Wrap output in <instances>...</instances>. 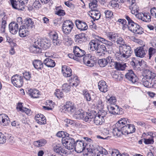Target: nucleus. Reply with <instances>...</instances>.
<instances>
[{"label":"nucleus","instance_id":"nucleus-14","mask_svg":"<svg viewBox=\"0 0 156 156\" xmlns=\"http://www.w3.org/2000/svg\"><path fill=\"white\" fill-rule=\"evenodd\" d=\"M114 62V59L111 56H108L106 58L100 59L98 61V63L101 67L105 66L108 63H112Z\"/></svg>","mask_w":156,"mask_h":156},{"label":"nucleus","instance_id":"nucleus-20","mask_svg":"<svg viewBox=\"0 0 156 156\" xmlns=\"http://www.w3.org/2000/svg\"><path fill=\"white\" fill-rule=\"evenodd\" d=\"M18 23L13 22H11L9 25V30L10 32L12 34H15L17 33L18 30Z\"/></svg>","mask_w":156,"mask_h":156},{"label":"nucleus","instance_id":"nucleus-44","mask_svg":"<svg viewBox=\"0 0 156 156\" xmlns=\"http://www.w3.org/2000/svg\"><path fill=\"white\" fill-rule=\"evenodd\" d=\"M46 143V141L45 140H41L36 141L34 142V145L37 147L43 146Z\"/></svg>","mask_w":156,"mask_h":156},{"label":"nucleus","instance_id":"nucleus-30","mask_svg":"<svg viewBox=\"0 0 156 156\" xmlns=\"http://www.w3.org/2000/svg\"><path fill=\"white\" fill-rule=\"evenodd\" d=\"M39 45L41 50L42 49L46 50L50 47L51 44L50 42L47 40L39 41Z\"/></svg>","mask_w":156,"mask_h":156},{"label":"nucleus","instance_id":"nucleus-33","mask_svg":"<svg viewBox=\"0 0 156 156\" xmlns=\"http://www.w3.org/2000/svg\"><path fill=\"white\" fill-rule=\"evenodd\" d=\"M23 26L27 28L28 30H31L34 27V22L30 18H27L26 20L25 25Z\"/></svg>","mask_w":156,"mask_h":156},{"label":"nucleus","instance_id":"nucleus-35","mask_svg":"<svg viewBox=\"0 0 156 156\" xmlns=\"http://www.w3.org/2000/svg\"><path fill=\"white\" fill-rule=\"evenodd\" d=\"M27 93L30 96L34 98L39 97V92L37 90L31 89L28 90Z\"/></svg>","mask_w":156,"mask_h":156},{"label":"nucleus","instance_id":"nucleus-36","mask_svg":"<svg viewBox=\"0 0 156 156\" xmlns=\"http://www.w3.org/2000/svg\"><path fill=\"white\" fill-rule=\"evenodd\" d=\"M44 63L48 67H53L55 66V64L54 60L49 58L45 59L44 61Z\"/></svg>","mask_w":156,"mask_h":156},{"label":"nucleus","instance_id":"nucleus-63","mask_svg":"<svg viewBox=\"0 0 156 156\" xmlns=\"http://www.w3.org/2000/svg\"><path fill=\"white\" fill-rule=\"evenodd\" d=\"M97 4H93L92 3L89 4V8L91 9V11H94L98 10L97 8Z\"/></svg>","mask_w":156,"mask_h":156},{"label":"nucleus","instance_id":"nucleus-52","mask_svg":"<svg viewBox=\"0 0 156 156\" xmlns=\"http://www.w3.org/2000/svg\"><path fill=\"white\" fill-rule=\"evenodd\" d=\"M71 86L67 83L63 84L62 87V90L63 91L68 92L70 90Z\"/></svg>","mask_w":156,"mask_h":156},{"label":"nucleus","instance_id":"nucleus-18","mask_svg":"<svg viewBox=\"0 0 156 156\" xmlns=\"http://www.w3.org/2000/svg\"><path fill=\"white\" fill-rule=\"evenodd\" d=\"M62 72L63 76L65 77H69L72 75V70L69 67L66 65L62 66Z\"/></svg>","mask_w":156,"mask_h":156},{"label":"nucleus","instance_id":"nucleus-40","mask_svg":"<svg viewBox=\"0 0 156 156\" xmlns=\"http://www.w3.org/2000/svg\"><path fill=\"white\" fill-rule=\"evenodd\" d=\"M95 38L97 40L107 45L112 46L113 44L112 41H108L98 36H96Z\"/></svg>","mask_w":156,"mask_h":156},{"label":"nucleus","instance_id":"nucleus-53","mask_svg":"<svg viewBox=\"0 0 156 156\" xmlns=\"http://www.w3.org/2000/svg\"><path fill=\"white\" fill-rule=\"evenodd\" d=\"M143 32V28L139 25L138 27H136L133 33L136 34H142Z\"/></svg>","mask_w":156,"mask_h":156},{"label":"nucleus","instance_id":"nucleus-45","mask_svg":"<svg viewBox=\"0 0 156 156\" xmlns=\"http://www.w3.org/2000/svg\"><path fill=\"white\" fill-rule=\"evenodd\" d=\"M145 73L146 74L144 77L152 79L154 78L155 76V74L149 70H146L145 71Z\"/></svg>","mask_w":156,"mask_h":156},{"label":"nucleus","instance_id":"nucleus-22","mask_svg":"<svg viewBox=\"0 0 156 156\" xmlns=\"http://www.w3.org/2000/svg\"><path fill=\"white\" fill-rule=\"evenodd\" d=\"M36 122L40 125L45 124L46 123V119L44 115L42 114H37L35 117Z\"/></svg>","mask_w":156,"mask_h":156},{"label":"nucleus","instance_id":"nucleus-19","mask_svg":"<svg viewBox=\"0 0 156 156\" xmlns=\"http://www.w3.org/2000/svg\"><path fill=\"white\" fill-rule=\"evenodd\" d=\"M106 51V49L104 45H100L95 51V53L97 56L100 57L104 56Z\"/></svg>","mask_w":156,"mask_h":156},{"label":"nucleus","instance_id":"nucleus-49","mask_svg":"<svg viewBox=\"0 0 156 156\" xmlns=\"http://www.w3.org/2000/svg\"><path fill=\"white\" fill-rule=\"evenodd\" d=\"M156 52V49L150 47L148 49V55L149 59L153 56Z\"/></svg>","mask_w":156,"mask_h":156},{"label":"nucleus","instance_id":"nucleus-29","mask_svg":"<svg viewBox=\"0 0 156 156\" xmlns=\"http://www.w3.org/2000/svg\"><path fill=\"white\" fill-rule=\"evenodd\" d=\"M85 34L81 33L75 36V41L76 43H82L85 40Z\"/></svg>","mask_w":156,"mask_h":156},{"label":"nucleus","instance_id":"nucleus-59","mask_svg":"<svg viewBox=\"0 0 156 156\" xmlns=\"http://www.w3.org/2000/svg\"><path fill=\"white\" fill-rule=\"evenodd\" d=\"M55 94L58 98H62L63 96V93L60 91L58 89L56 90V92L55 93Z\"/></svg>","mask_w":156,"mask_h":156},{"label":"nucleus","instance_id":"nucleus-46","mask_svg":"<svg viewBox=\"0 0 156 156\" xmlns=\"http://www.w3.org/2000/svg\"><path fill=\"white\" fill-rule=\"evenodd\" d=\"M129 122V120L126 118H122L116 124H119V126H121L127 124V122Z\"/></svg>","mask_w":156,"mask_h":156},{"label":"nucleus","instance_id":"nucleus-10","mask_svg":"<svg viewBox=\"0 0 156 156\" xmlns=\"http://www.w3.org/2000/svg\"><path fill=\"white\" fill-rule=\"evenodd\" d=\"M145 45L137 47L134 50L135 55L137 57L143 58L144 57L147 52V50L144 48Z\"/></svg>","mask_w":156,"mask_h":156},{"label":"nucleus","instance_id":"nucleus-11","mask_svg":"<svg viewBox=\"0 0 156 156\" xmlns=\"http://www.w3.org/2000/svg\"><path fill=\"white\" fill-rule=\"evenodd\" d=\"M54 151L55 153L62 156H65L67 154V151L59 144L55 145L53 147Z\"/></svg>","mask_w":156,"mask_h":156},{"label":"nucleus","instance_id":"nucleus-6","mask_svg":"<svg viewBox=\"0 0 156 156\" xmlns=\"http://www.w3.org/2000/svg\"><path fill=\"white\" fill-rule=\"evenodd\" d=\"M23 78L18 75L13 76L11 78V82L13 85L17 87H21L23 83Z\"/></svg>","mask_w":156,"mask_h":156},{"label":"nucleus","instance_id":"nucleus-13","mask_svg":"<svg viewBox=\"0 0 156 156\" xmlns=\"http://www.w3.org/2000/svg\"><path fill=\"white\" fill-rule=\"evenodd\" d=\"M125 18L127 21L128 23V29L133 33L135 29L139 25L134 22L128 16H125Z\"/></svg>","mask_w":156,"mask_h":156},{"label":"nucleus","instance_id":"nucleus-16","mask_svg":"<svg viewBox=\"0 0 156 156\" xmlns=\"http://www.w3.org/2000/svg\"><path fill=\"white\" fill-rule=\"evenodd\" d=\"M50 38L52 40V42L55 46H59L61 43L60 41L58 39V34L55 31H52L49 34Z\"/></svg>","mask_w":156,"mask_h":156},{"label":"nucleus","instance_id":"nucleus-7","mask_svg":"<svg viewBox=\"0 0 156 156\" xmlns=\"http://www.w3.org/2000/svg\"><path fill=\"white\" fill-rule=\"evenodd\" d=\"M87 145V143L83 140H77L74 147L75 151L78 153H81L85 149Z\"/></svg>","mask_w":156,"mask_h":156},{"label":"nucleus","instance_id":"nucleus-23","mask_svg":"<svg viewBox=\"0 0 156 156\" xmlns=\"http://www.w3.org/2000/svg\"><path fill=\"white\" fill-rule=\"evenodd\" d=\"M119 125L118 124H115L113 126L112 133L114 136L118 137L120 136L122 134V131Z\"/></svg>","mask_w":156,"mask_h":156},{"label":"nucleus","instance_id":"nucleus-25","mask_svg":"<svg viewBox=\"0 0 156 156\" xmlns=\"http://www.w3.org/2000/svg\"><path fill=\"white\" fill-rule=\"evenodd\" d=\"M83 94L84 98L87 101H90L91 100H94L96 97L95 94H92L91 95L86 90H84L83 91Z\"/></svg>","mask_w":156,"mask_h":156},{"label":"nucleus","instance_id":"nucleus-24","mask_svg":"<svg viewBox=\"0 0 156 156\" xmlns=\"http://www.w3.org/2000/svg\"><path fill=\"white\" fill-rule=\"evenodd\" d=\"M10 121L8 116L5 114L0 115V123L4 126L8 125L10 123Z\"/></svg>","mask_w":156,"mask_h":156},{"label":"nucleus","instance_id":"nucleus-17","mask_svg":"<svg viewBox=\"0 0 156 156\" xmlns=\"http://www.w3.org/2000/svg\"><path fill=\"white\" fill-rule=\"evenodd\" d=\"M63 109L69 112L72 113L75 110L76 107L72 102L68 101L66 102V105L63 106Z\"/></svg>","mask_w":156,"mask_h":156},{"label":"nucleus","instance_id":"nucleus-15","mask_svg":"<svg viewBox=\"0 0 156 156\" xmlns=\"http://www.w3.org/2000/svg\"><path fill=\"white\" fill-rule=\"evenodd\" d=\"M30 50L31 52L34 53L41 52L42 51L39 45V40L34 42L33 45L30 47Z\"/></svg>","mask_w":156,"mask_h":156},{"label":"nucleus","instance_id":"nucleus-5","mask_svg":"<svg viewBox=\"0 0 156 156\" xmlns=\"http://www.w3.org/2000/svg\"><path fill=\"white\" fill-rule=\"evenodd\" d=\"M74 26L73 23L69 20H66L62 24V30L65 34H69Z\"/></svg>","mask_w":156,"mask_h":156},{"label":"nucleus","instance_id":"nucleus-8","mask_svg":"<svg viewBox=\"0 0 156 156\" xmlns=\"http://www.w3.org/2000/svg\"><path fill=\"white\" fill-rule=\"evenodd\" d=\"M95 57L90 54H87L83 58L84 63L90 67L94 66L95 63Z\"/></svg>","mask_w":156,"mask_h":156},{"label":"nucleus","instance_id":"nucleus-64","mask_svg":"<svg viewBox=\"0 0 156 156\" xmlns=\"http://www.w3.org/2000/svg\"><path fill=\"white\" fill-rule=\"evenodd\" d=\"M10 2L12 5L13 8L15 9H18V8L17 7V5L16 4V1L14 0H11Z\"/></svg>","mask_w":156,"mask_h":156},{"label":"nucleus","instance_id":"nucleus-47","mask_svg":"<svg viewBox=\"0 0 156 156\" xmlns=\"http://www.w3.org/2000/svg\"><path fill=\"white\" fill-rule=\"evenodd\" d=\"M118 2V0H112L110 2L108 5L115 9L119 8V5Z\"/></svg>","mask_w":156,"mask_h":156},{"label":"nucleus","instance_id":"nucleus-32","mask_svg":"<svg viewBox=\"0 0 156 156\" xmlns=\"http://www.w3.org/2000/svg\"><path fill=\"white\" fill-rule=\"evenodd\" d=\"M99 45L97 40H92L90 42L89 47H90V50L96 51Z\"/></svg>","mask_w":156,"mask_h":156},{"label":"nucleus","instance_id":"nucleus-41","mask_svg":"<svg viewBox=\"0 0 156 156\" xmlns=\"http://www.w3.org/2000/svg\"><path fill=\"white\" fill-rule=\"evenodd\" d=\"M129 9L132 14H135L136 16V14H138L139 9L136 3L130 5Z\"/></svg>","mask_w":156,"mask_h":156},{"label":"nucleus","instance_id":"nucleus-43","mask_svg":"<svg viewBox=\"0 0 156 156\" xmlns=\"http://www.w3.org/2000/svg\"><path fill=\"white\" fill-rule=\"evenodd\" d=\"M106 98L108 103L112 105H115L116 100L115 97L112 96H111L110 95H108L106 97Z\"/></svg>","mask_w":156,"mask_h":156},{"label":"nucleus","instance_id":"nucleus-27","mask_svg":"<svg viewBox=\"0 0 156 156\" xmlns=\"http://www.w3.org/2000/svg\"><path fill=\"white\" fill-rule=\"evenodd\" d=\"M98 88L101 91L104 93L107 92L108 90V87L103 80H101L98 83Z\"/></svg>","mask_w":156,"mask_h":156},{"label":"nucleus","instance_id":"nucleus-2","mask_svg":"<svg viewBox=\"0 0 156 156\" xmlns=\"http://www.w3.org/2000/svg\"><path fill=\"white\" fill-rule=\"evenodd\" d=\"M75 114L74 117L76 119L78 120L83 119L87 122H89L94 117V115L91 113L88 114L81 109L76 110Z\"/></svg>","mask_w":156,"mask_h":156},{"label":"nucleus","instance_id":"nucleus-58","mask_svg":"<svg viewBox=\"0 0 156 156\" xmlns=\"http://www.w3.org/2000/svg\"><path fill=\"white\" fill-rule=\"evenodd\" d=\"M112 156H120L121 154H119V151L116 149L113 150L110 153Z\"/></svg>","mask_w":156,"mask_h":156},{"label":"nucleus","instance_id":"nucleus-54","mask_svg":"<svg viewBox=\"0 0 156 156\" xmlns=\"http://www.w3.org/2000/svg\"><path fill=\"white\" fill-rule=\"evenodd\" d=\"M120 127L122 131V134L124 135H127V128H126L128 127V124L121 126Z\"/></svg>","mask_w":156,"mask_h":156},{"label":"nucleus","instance_id":"nucleus-57","mask_svg":"<svg viewBox=\"0 0 156 156\" xmlns=\"http://www.w3.org/2000/svg\"><path fill=\"white\" fill-rule=\"evenodd\" d=\"M23 74L24 77L27 80H29L31 77V74L29 72H25Z\"/></svg>","mask_w":156,"mask_h":156},{"label":"nucleus","instance_id":"nucleus-34","mask_svg":"<svg viewBox=\"0 0 156 156\" xmlns=\"http://www.w3.org/2000/svg\"><path fill=\"white\" fill-rule=\"evenodd\" d=\"M78 23H76L77 27L81 30H85L88 28V26L85 22L79 21Z\"/></svg>","mask_w":156,"mask_h":156},{"label":"nucleus","instance_id":"nucleus-21","mask_svg":"<svg viewBox=\"0 0 156 156\" xmlns=\"http://www.w3.org/2000/svg\"><path fill=\"white\" fill-rule=\"evenodd\" d=\"M108 109L109 112L111 114L114 115L122 114V113L120 112V109L117 105H111L108 107Z\"/></svg>","mask_w":156,"mask_h":156},{"label":"nucleus","instance_id":"nucleus-37","mask_svg":"<svg viewBox=\"0 0 156 156\" xmlns=\"http://www.w3.org/2000/svg\"><path fill=\"white\" fill-rule=\"evenodd\" d=\"M106 36L109 39L112 41H115L119 37L117 34L112 32L107 33Z\"/></svg>","mask_w":156,"mask_h":156},{"label":"nucleus","instance_id":"nucleus-56","mask_svg":"<svg viewBox=\"0 0 156 156\" xmlns=\"http://www.w3.org/2000/svg\"><path fill=\"white\" fill-rule=\"evenodd\" d=\"M97 114L100 117L104 118L107 115V112L104 110H101L98 112Z\"/></svg>","mask_w":156,"mask_h":156},{"label":"nucleus","instance_id":"nucleus-31","mask_svg":"<svg viewBox=\"0 0 156 156\" xmlns=\"http://www.w3.org/2000/svg\"><path fill=\"white\" fill-rule=\"evenodd\" d=\"M28 29L24 26L20 27L19 30V34L20 37H23L28 35L29 31Z\"/></svg>","mask_w":156,"mask_h":156},{"label":"nucleus","instance_id":"nucleus-26","mask_svg":"<svg viewBox=\"0 0 156 156\" xmlns=\"http://www.w3.org/2000/svg\"><path fill=\"white\" fill-rule=\"evenodd\" d=\"M112 65L114 66V67L118 70H123L126 67V63H120L115 61L112 63Z\"/></svg>","mask_w":156,"mask_h":156},{"label":"nucleus","instance_id":"nucleus-62","mask_svg":"<svg viewBox=\"0 0 156 156\" xmlns=\"http://www.w3.org/2000/svg\"><path fill=\"white\" fill-rule=\"evenodd\" d=\"M150 12L153 17L156 18V8L153 7L151 8L150 10Z\"/></svg>","mask_w":156,"mask_h":156},{"label":"nucleus","instance_id":"nucleus-55","mask_svg":"<svg viewBox=\"0 0 156 156\" xmlns=\"http://www.w3.org/2000/svg\"><path fill=\"white\" fill-rule=\"evenodd\" d=\"M105 16L106 18H111L112 17L113 15V12L109 10H106L105 11Z\"/></svg>","mask_w":156,"mask_h":156},{"label":"nucleus","instance_id":"nucleus-4","mask_svg":"<svg viewBox=\"0 0 156 156\" xmlns=\"http://www.w3.org/2000/svg\"><path fill=\"white\" fill-rule=\"evenodd\" d=\"M62 143L65 147L69 150L72 149L74 147L75 142L74 139L71 137L62 138Z\"/></svg>","mask_w":156,"mask_h":156},{"label":"nucleus","instance_id":"nucleus-28","mask_svg":"<svg viewBox=\"0 0 156 156\" xmlns=\"http://www.w3.org/2000/svg\"><path fill=\"white\" fill-rule=\"evenodd\" d=\"M89 15L93 19L94 21L98 20L101 16V13L98 10L91 11L90 12Z\"/></svg>","mask_w":156,"mask_h":156},{"label":"nucleus","instance_id":"nucleus-50","mask_svg":"<svg viewBox=\"0 0 156 156\" xmlns=\"http://www.w3.org/2000/svg\"><path fill=\"white\" fill-rule=\"evenodd\" d=\"M71 81L72 82L74 81V82L72 83V86L76 87L79 83V80L78 79L77 77L75 76L72 77L71 78Z\"/></svg>","mask_w":156,"mask_h":156},{"label":"nucleus","instance_id":"nucleus-9","mask_svg":"<svg viewBox=\"0 0 156 156\" xmlns=\"http://www.w3.org/2000/svg\"><path fill=\"white\" fill-rule=\"evenodd\" d=\"M136 17L148 23L151 21V17L149 13H138L136 14Z\"/></svg>","mask_w":156,"mask_h":156},{"label":"nucleus","instance_id":"nucleus-12","mask_svg":"<svg viewBox=\"0 0 156 156\" xmlns=\"http://www.w3.org/2000/svg\"><path fill=\"white\" fill-rule=\"evenodd\" d=\"M126 78L132 83L137 81L138 78L132 70H129L125 75Z\"/></svg>","mask_w":156,"mask_h":156},{"label":"nucleus","instance_id":"nucleus-60","mask_svg":"<svg viewBox=\"0 0 156 156\" xmlns=\"http://www.w3.org/2000/svg\"><path fill=\"white\" fill-rule=\"evenodd\" d=\"M33 5L35 8L38 9L41 7V4L38 1L35 0L34 2Z\"/></svg>","mask_w":156,"mask_h":156},{"label":"nucleus","instance_id":"nucleus-61","mask_svg":"<svg viewBox=\"0 0 156 156\" xmlns=\"http://www.w3.org/2000/svg\"><path fill=\"white\" fill-rule=\"evenodd\" d=\"M116 42L117 44L121 45V46H123V45H126L124 44V40L122 37H120L116 41Z\"/></svg>","mask_w":156,"mask_h":156},{"label":"nucleus","instance_id":"nucleus-48","mask_svg":"<svg viewBox=\"0 0 156 156\" xmlns=\"http://www.w3.org/2000/svg\"><path fill=\"white\" fill-rule=\"evenodd\" d=\"M126 128H127V135L134 132L135 131V126L132 124H128V127Z\"/></svg>","mask_w":156,"mask_h":156},{"label":"nucleus","instance_id":"nucleus-1","mask_svg":"<svg viewBox=\"0 0 156 156\" xmlns=\"http://www.w3.org/2000/svg\"><path fill=\"white\" fill-rule=\"evenodd\" d=\"M133 51L131 47L128 45H124L119 47V50L115 54L117 60L124 61L130 57Z\"/></svg>","mask_w":156,"mask_h":156},{"label":"nucleus","instance_id":"nucleus-3","mask_svg":"<svg viewBox=\"0 0 156 156\" xmlns=\"http://www.w3.org/2000/svg\"><path fill=\"white\" fill-rule=\"evenodd\" d=\"M73 53L74 54H69V57L70 58L78 61H80V58L86 54L85 51L80 49L77 46H75L74 48Z\"/></svg>","mask_w":156,"mask_h":156},{"label":"nucleus","instance_id":"nucleus-38","mask_svg":"<svg viewBox=\"0 0 156 156\" xmlns=\"http://www.w3.org/2000/svg\"><path fill=\"white\" fill-rule=\"evenodd\" d=\"M94 121L96 125H99L102 124L104 122L105 119L104 118L100 117L96 114L94 116Z\"/></svg>","mask_w":156,"mask_h":156},{"label":"nucleus","instance_id":"nucleus-39","mask_svg":"<svg viewBox=\"0 0 156 156\" xmlns=\"http://www.w3.org/2000/svg\"><path fill=\"white\" fill-rule=\"evenodd\" d=\"M152 79L144 77L142 79V82L144 85L146 87L151 88Z\"/></svg>","mask_w":156,"mask_h":156},{"label":"nucleus","instance_id":"nucleus-51","mask_svg":"<svg viewBox=\"0 0 156 156\" xmlns=\"http://www.w3.org/2000/svg\"><path fill=\"white\" fill-rule=\"evenodd\" d=\"M150 137H148L147 138L144 139V143L147 144H152L154 143V140L153 139V137L151 135L150 136Z\"/></svg>","mask_w":156,"mask_h":156},{"label":"nucleus","instance_id":"nucleus-42","mask_svg":"<svg viewBox=\"0 0 156 156\" xmlns=\"http://www.w3.org/2000/svg\"><path fill=\"white\" fill-rule=\"evenodd\" d=\"M34 68L37 69H41L43 68V63L40 61L35 60L33 62Z\"/></svg>","mask_w":156,"mask_h":156}]
</instances>
